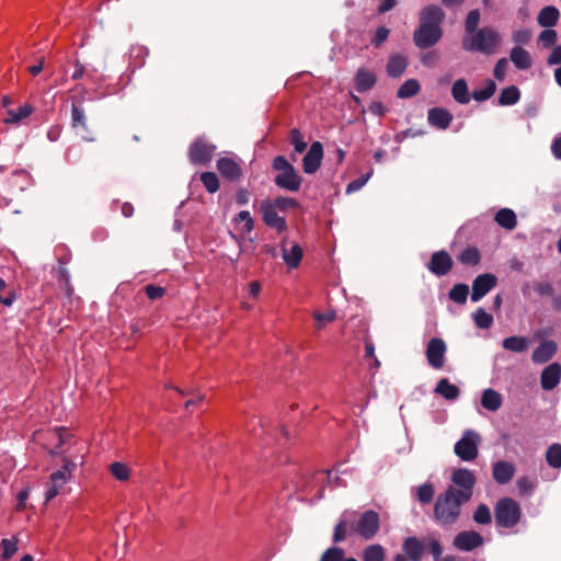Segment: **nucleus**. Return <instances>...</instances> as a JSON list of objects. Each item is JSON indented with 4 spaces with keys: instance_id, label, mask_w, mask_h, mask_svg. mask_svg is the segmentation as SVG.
<instances>
[{
    "instance_id": "69168bd1",
    "label": "nucleus",
    "mask_w": 561,
    "mask_h": 561,
    "mask_svg": "<svg viewBox=\"0 0 561 561\" xmlns=\"http://www.w3.org/2000/svg\"><path fill=\"white\" fill-rule=\"evenodd\" d=\"M512 39L516 44H527L531 39V32L527 28L517 30L513 33Z\"/></svg>"
},
{
    "instance_id": "4468645a",
    "label": "nucleus",
    "mask_w": 561,
    "mask_h": 561,
    "mask_svg": "<svg viewBox=\"0 0 561 561\" xmlns=\"http://www.w3.org/2000/svg\"><path fill=\"white\" fill-rule=\"evenodd\" d=\"M260 210L262 214V219L266 226L276 229L279 233L287 230L285 218L278 216L277 208L274 207L271 201H262Z\"/></svg>"
},
{
    "instance_id": "4c0bfd02",
    "label": "nucleus",
    "mask_w": 561,
    "mask_h": 561,
    "mask_svg": "<svg viewBox=\"0 0 561 561\" xmlns=\"http://www.w3.org/2000/svg\"><path fill=\"white\" fill-rule=\"evenodd\" d=\"M457 259L461 264L476 266L481 262V253L476 247H467L460 252Z\"/></svg>"
},
{
    "instance_id": "09e8293b",
    "label": "nucleus",
    "mask_w": 561,
    "mask_h": 561,
    "mask_svg": "<svg viewBox=\"0 0 561 561\" xmlns=\"http://www.w3.org/2000/svg\"><path fill=\"white\" fill-rule=\"evenodd\" d=\"M435 494V490L432 483H424L417 489V500L422 504H428L433 501Z\"/></svg>"
},
{
    "instance_id": "6e6d98bb",
    "label": "nucleus",
    "mask_w": 561,
    "mask_h": 561,
    "mask_svg": "<svg viewBox=\"0 0 561 561\" xmlns=\"http://www.w3.org/2000/svg\"><path fill=\"white\" fill-rule=\"evenodd\" d=\"M344 550L340 547L328 548L321 556L320 561H343Z\"/></svg>"
},
{
    "instance_id": "a878e982",
    "label": "nucleus",
    "mask_w": 561,
    "mask_h": 561,
    "mask_svg": "<svg viewBox=\"0 0 561 561\" xmlns=\"http://www.w3.org/2000/svg\"><path fill=\"white\" fill-rule=\"evenodd\" d=\"M286 239H283L280 242L283 260L289 268H296L301 262L304 255L302 249L298 243H294L288 250L286 248Z\"/></svg>"
},
{
    "instance_id": "603ef678",
    "label": "nucleus",
    "mask_w": 561,
    "mask_h": 561,
    "mask_svg": "<svg viewBox=\"0 0 561 561\" xmlns=\"http://www.w3.org/2000/svg\"><path fill=\"white\" fill-rule=\"evenodd\" d=\"M58 278L60 282H64L67 295L71 296L73 288L70 283V274L68 268L65 266V262L61 259H59Z\"/></svg>"
},
{
    "instance_id": "5fc2aeb1",
    "label": "nucleus",
    "mask_w": 561,
    "mask_h": 561,
    "mask_svg": "<svg viewBox=\"0 0 561 561\" xmlns=\"http://www.w3.org/2000/svg\"><path fill=\"white\" fill-rule=\"evenodd\" d=\"M110 472L119 481H126L129 478V469L123 462L111 463Z\"/></svg>"
},
{
    "instance_id": "0eeeda50",
    "label": "nucleus",
    "mask_w": 561,
    "mask_h": 561,
    "mask_svg": "<svg viewBox=\"0 0 561 561\" xmlns=\"http://www.w3.org/2000/svg\"><path fill=\"white\" fill-rule=\"evenodd\" d=\"M216 146L207 139L196 138L188 148V159L193 164L206 165L211 161Z\"/></svg>"
},
{
    "instance_id": "774afa93",
    "label": "nucleus",
    "mask_w": 561,
    "mask_h": 561,
    "mask_svg": "<svg viewBox=\"0 0 561 561\" xmlns=\"http://www.w3.org/2000/svg\"><path fill=\"white\" fill-rule=\"evenodd\" d=\"M390 34V30L386 26H379L377 27L375 32V37L373 38L371 43L378 47L382 43H385Z\"/></svg>"
},
{
    "instance_id": "393cba45",
    "label": "nucleus",
    "mask_w": 561,
    "mask_h": 561,
    "mask_svg": "<svg viewBox=\"0 0 561 561\" xmlns=\"http://www.w3.org/2000/svg\"><path fill=\"white\" fill-rule=\"evenodd\" d=\"M76 467L77 465L73 461L65 457L61 469L50 474V484L60 490L70 479L72 471L76 469Z\"/></svg>"
},
{
    "instance_id": "4be33fe9",
    "label": "nucleus",
    "mask_w": 561,
    "mask_h": 561,
    "mask_svg": "<svg viewBox=\"0 0 561 561\" xmlns=\"http://www.w3.org/2000/svg\"><path fill=\"white\" fill-rule=\"evenodd\" d=\"M514 463L505 460H500L493 463L492 477L499 484H507L515 474Z\"/></svg>"
},
{
    "instance_id": "bb28decb",
    "label": "nucleus",
    "mask_w": 561,
    "mask_h": 561,
    "mask_svg": "<svg viewBox=\"0 0 561 561\" xmlns=\"http://www.w3.org/2000/svg\"><path fill=\"white\" fill-rule=\"evenodd\" d=\"M408 67V58L402 54H393L389 57L386 71L391 78L401 77Z\"/></svg>"
},
{
    "instance_id": "680f3d73",
    "label": "nucleus",
    "mask_w": 561,
    "mask_h": 561,
    "mask_svg": "<svg viewBox=\"0 0 561 561\" xmlns=\"http://www.w3.org/2000/svg\"><path fill=\"white\" fill-rule=\"evenodd\" d=\"M371 172L360 175L358 179L350 182L346 186V193H354L359 191L369 180Z\"/></svg>"
},
{
    "instance_id": "a18cd8bd",
    "label": "nucleus",
    "mask_w": 561,
    "mask_h": 561,
    "mask_svg": "<svg viewBox=\"0 0 561 561\" xmlns=\"http://www.w3.org/2000/svg\"><path fill=\"white\" fill-rule=\"evenodd\" d=\"M481 14L478 9H473L469 11L465 20V33L469 35L476 31H478V25L480 23Z\"/></svg>"
},
{
    "instance_id": "338daca9",
    "label": "nucleus",
    "mask_w": 561,
    "mask_h": 561,
    "mask_svg": "<svg viewBox=\"0 0 561 561\" xmlns=\"http://www.w3.org/2000/svg\"><path fill=\"white\" fill-rule=\"evenodd\" d=\"M335 319V312L331 311L328 313H316L314 316V327L317 329H322L325 323L331 322Z\"/></svg>"
},
{
    "instance_id": "423d86ee",
    "label": "nucleus",
    "mask_w": 561,
    "mask_h": 561,
    "mask_svg": "<svg viewBox=\"0 0 561 561\" xmlns=\"http://www.w3.org/2000/svg\"><path fill=\"white\" fill-rule=\"evenodd\" d=\"M354 533L358 534L365 540L373 539L380 529V516L374 510L364 512L354 524Z\"/></svg>"
},
{
    "instance_id": "49530a36",
    "label": "nucleus",
    "mask_w": 561,
    "mask_h": 561,
    "mask_svg": "<svg viewBox=\"0 0 561 561\" xmlns=\"http://www.w3.org/2000/svg\"><path fill=\"white\" fill-rule=\"evenodd\" d=\"M496 91V84L493 80H488L486 85L481 90H474L472 98L478 102L489 100Z\"/></svg>"
},
{
    "instance_id": "37998d69",
    "label": "nucleus",
    "mask_w": 561,
    "mask_h": 561,
    "mask_svg": "<svg viewBox=\"0 0 561 561\" xmlns=\"http://www.w3.org/2000/svg\"><path fill=\"white\" fill-rule=\"evenodd\" d=\"M474 324L479 329H489L493 324V316L488 313L483 308H478L472 314Z\"/></svg>"
},
{
    "instance_id": "bf43d9fd",
    "label": "nucleus",
    "mask_w": 561,
    "mask_h": 561,
    "mask_svg": "<svg viewBox=\"0 0 561 561\" xmlns=\"http://www.w3.org/2000/svg\"><path fill=\"white\" fill-rule=\"evenodd\" d=\"M516 485L520 494H529L534 491L536 483L528 477L524 476L517 479Z\"/></svg>"
},
{
    "instance_id": "20e7f679",
    "label": "nucleus",
    "mask_w": 561,
    "mask_h": 561,
    "mask_svg": "<svg viewBox=\"0 0 561 561\" xmlns=\"http://www.w3.org/2000/svg\"><path fill=\"white\" fill-rule=\"evenodd\" d=\"M494 516L499 527L512 528L522 518L520 505L512 497H502L495 504Z\"/></svg>"
},
{
    "instance_id": "a19ab883",
    "label": "nucleus",
    "mask_w": 561,
    "mask_h": 561,
    "mask_svg": "<svg viewBox=\"0 0 561 561\" xmlns=\"http://www.w3.org/2000/svg\"><path fill=\"white\" fill-rule=\"evenodd\" d=\"M469 295V286L466 284H456L449 290V299L459 305L467 302Z\"/></svg>"
},
{
    "instance_id": "f704fd0d",
    "label": "nucleus",
    "mask_w": 561,
    "mask_h": 561,
    "mask_svg": "<svg viewBox=\"0 0 561 561\" xmlns=\"http://www.w3.org/2000/svg\"><path fill=\"white\" fill-rule=\"evenodd\" d=\"M495 221L502 228L513 230L517 225L515 213L510 208H502L495 214Z\"/></svg>"
},
{
    "instance_id": "ea45409f",
    "label": "nucleus",
    "mask_w": 561,
    "mask_h": 561,
    "mask_svg": "<svg viewBox=\"0 0 561 561\" xmlns=\"http://www.w3.org/2000/svg\"><path fill=\"white\" fill-rule=\"evenodd\" d=\"M547 463L554 469L561 468V444L554 443L546 451Z\"/></svg>"
},
{
    "instance_id": "e2e57ef3",
    "label": "nucleus",
    "mask_w": 561,
    "mask_h": 561,
    "mask_svg": "<svg viewBox=\"0 0 561 561\" xmlns=\"http://www.w3.org/2000/svg\"><path fill=\"white\" fill-rule=\"evenodd\" d=\"M507 67H508V60L505 57L500 58L496 61L494 69H493L494 78L500 81H503L506 76Z\"/></svg>"
},
{
    "instance_id": "72a5a7b5",
    "label": "nucleus",
    "mask_w": 561,
    "mask_h": 561,
    "mask_svg": "<svg viewBox=\"0 0 561 561\" xmlns=\"http://www.w3.org/2000/svg\"><path fill=\"white\" fill-rule=\"evenodd\" d=\"M502 345L507 351L524 353L529 347V340L526 336L513 335L504 339Z\"/></svg>"
},
{
    "instance_id": "39448f33",
    "label": "nucleus",
    "mask_w": 561,
    "mask_h": 561,
    "mask_svg": "<svg viewBox=\"0 0 561 561\" xmlns=\"http://www.w3.org/2000/svg\"><path fill=\"white\" fill-rule=\"evenodd\" d=\"M480 435L472 431H465L462 437L455 445V454L463 461H472L478 456Z\"/></svg>"
},
{
    "instance_id": "4d7b16f0",
    "label": "nucleus",
    "mask_w": 561,
    "mask_h": 561,
    "mask_svg": "<svg viewBox=\"0 0 561 561\" xmlns=\"http://www.w3.org/2000/svg\"><path fill=\"white\" fill-rule=\"evenodd\" d=\"M236 222H244L243 229L245 232H251L254 229V220L251 217L250 211L241 210L234 217Z\"/></svg>"
},
{
    "instance_id": "864d4df0",
    "label": "nucleus",
    "mask_w": 561,
    "mask_h": 561,
    "mask_svg": "<svg viewBox=\"0 0 561 561\" xmlns=\"http://www.w3.org/2000/svg\"><path fill=\"white\" fill-rule=\"evenodd\" d=\"M272 204L280 211H287L291 208L298 207V202L293 197L277 196Z\"/></svg>"
},
{
    "instance_id": "5701e85b",
    "label": "nucleus",
    "mask_w": 561,
    "mask_h": 561,
    "mask_svg": "<svg viewBox=\"0 0 561 561\" xmlns=\"http://www.w3.org/2000/svg\"><path fill=\"white\" fill-rule=\"evenodd\" d=\"M557 343L552 340L543 341L536 347L531 354V359L536 364L549 362L557 353Z\"/></svg>"
},
{
    "instance_id": "c9c22d12",
    "label": "nucleus",
    "mask_w": 561,
    "mask_h": 561,
    "mask_svg": "<svg viewBox=\"0 0 561 561\" xmlns=\"http://www.w3.org/2000/svg\"><path fill=\"white\" fill-rule=\"evenodd\" d=\"M435 392L444 397L446 400H456L460 393L459 388L450 383L447 378H443L438 381Z\"/></svg>"
},
{
    "instance_id": "dca6fc26",
    "label": "nucleus",
    "mask_w": 561,
    "mask_h": 561,
    "mask_svg": "<svg viewBox=\"0 0 561 561\" xmlns=\"http://www.w3.org/2000/svg\"><path fill=\"white\" fill-rule=\"evenodd\" d=\"M460 551H472L483 545V537L474 530H465L457 534L453 541Z\"/></svg>"
},
{
    "instance_id": "3c124183",
    "label": "nucleus",
    "mask_w": 561,
    "mask_h": 561,
    "mask_svg": "<svg viewBox=\"0 0 561 561\" xmlns=\"http://www.w3.org/2000/svg\"><path fill=\"white\" fill-rule=\"evenodd\" d=\"M18 541L19 540L15 537L1 540V547L3 549V552L1 556L2 560H9L10 558H12L14 556V553L18 550Z\"/></svg>"
},
{
    "instance_id": "9d476101",
    "label": "nucleus",
    "mask_w": 561,
    "mask_h": 561,
    "mask_svg": "<svg viewBox=\"0 0 561 561\" xmlns=\"http://www.w3.org/2000/svg\"><path fill=\"white\" fill-rule=\"evenodd\" d=\"M71 127L81 131V137L83 140L89 142L96 140L93 130L88 126L84 108L76 102H72L71 104Z\"/></svg>"
},
{
    "instance_id": "c756f323",
    "label": "nucleus",
    "mask_w": 561,
    "mask_h": 561,
    "mask_svg": "<svg viewBox=\"0 0 561 561\" xmlns=\"http://www.w3.org/2000/svg\"><path fill=\"white\" fill-rule=\"evenodd\" d=\"M510 59L519 70H526L531 67V58L529 53L520 46L512 48Z\"/></svg>"
},
{
    "instance_id": "aec40b11",
    "label": "nucleus",
    "mask_w": 561,
    "mask_h": 561,
    "mask_svg": "<svg viewBox=\"0 0 561 561\" xmlns=\"http://www.w3.org/2000/svg\"><path fill=\"white\" fill-rule=\"evenodd\" d=\"M454 119L453 114L445 107H432L427 112L428 124L438 129H447Z\"/></svg>"
},
{
    "instance_id": "f03ea898",
    "label": "nucleus",
    "mask_w": 561,
    "mask_h": 561,
    "mask_svg": "<svg viewBox=\"0 0 561 561\" xmlns=\"http://www.w3.org/2000/svg\"><path fill=\"white\" fill-rule=\"evenodd\" d=\"M500 44V34L490 26L481 27L469 35H465L461 42L466 51H479L483 55L494 54Z\"/></svg>"
},
{
    "instance_id": "9b49d317",
    "label": "nucleus",
    "mask_w": 561,
    "mask_h": 561,
    "mask_svg": "<svg viewBox=\"0 0 561 561\" xmlns=\"http://www.w3.org/2000/svg\"><path fill=\"white\" fill-rule=\"evenodd\" d=\"M446 350L447 346L443 339H431L427 343L425 351V356L428 365L435 369L443 368L445 364Z\"/></svg>"
},
{
    "instance_id": "7ed1b4c3",
    "label": "nucleus",
    "mask_w": 561,
    "mask_h": 561,
    "mask_svg": "<svg viewBox=\"0 0 561 561\" xmlns=\"http://www.w3.org/2000/svg\"><path fill=\"white\" fill-rule=\"evenodd\" d=\"M272 168L278 172L274 178V183L277 187L289 192H298L300 190L302 178L284 156H276L272 161Z\"/></svg>"
},
{
    "instance_id": "2eb2a0df",
    "label": "nucleus",
    "mask_w": 561,
    "mask_h": 561,
    "mask_svg": "<svg viewBox=\"0 0 561 561\" xmlns=\"http://www.w3.org/2000/svg\"><path fill=\"white\" fill-rule=\"evenodd\" d=\"M323 159V146L320 141H313L302 158V169L307 174L316 173Z\"/></svg>"
},
{
    "instance_id": "c03bdc74",
    "label": "nucleus",
    "mask_w": 561,
    "mask_h": 561,
    "mask_svg": "<svg viewBox=\"0 0 561 561\" xmlns=\"http://www.w3.org/2000/svg\"><path fill=\"white\" fill-rule=\"evenodd\" d=\"M385 549L380 545L368 546L363 552V561H383Z\"/></svg>"
},
{
    "instance_id": "8fccbe9b",
    "label": "nucleus",
    "mask_w": 561,
    "mask_h": 561,
    "mask_svg": "<svg viewBox=\"0 0 561 561\" xmlns=\"http://www.w3.org/2000/svg\"><path fill=\"white\" fill-rule=\"evenodd\" d=\"M290 144L294 146L295 151L298 153L304 152L307 149V142L305 141L299 129L294 128L289 133Z\"/></svg>"
},
{
    "instance_id": "2f4dec72",
    "label": "nucleus",
    "mask_w": 561,
    "mask_h": 561,
    "mask_svg": "<svg viewBox=\"0 0 561 561\" xmlns=\"http://www.w3.org/2000/svg\"><path fill=\"white\" fill-rule=\"evenodd\" d=\"M34 112V107L25 103L15 110H7V116L3 118L4 124H19L22 119L28 117Z\"/></svg>"
},
{
    "instance_id": "13d9d810",
    "label": "nucleus",
    "mask_w": 561,
    "mask_h": 561,
    "mask_svg": "<svg viewBox=\"0 0 561 561\" xmlns=\"http://www.w3.org/2000/svg\"><path fill=\"white\" fill-rule=\"evenodd\" d=\"M144 290L147 295V297L150 299V300H157V299H160L164 296L165 294V288L161 287V286H157L154 284H147L145 287H144Z\"/></svg>"
},
{
    "instance_id": "de8ad7c7",
    "label": "nucleus",
    "mask_w": 561,
    "mask_h": 561,
    "mask_svg": "<svg viewBox=\"0 0 561 561\" xmlns=\"http://www.w3.org/2000/svg\"><path fill=\"white\" fill-rule=\"evenodd\" d=\"M473 520L480 525H488L492 522V515L486 504L478 505L473 513Z\"/></svg>"
},
{
    "instance_id": "1a4fd4ad",
    "label": "nucleus",
    "mask_w": 561,
    "mask_h": 561,
    "mask_svg": "<svg viewBox=\"0 0 561 561\" xmlns=\"http://www.w3.org/2000/svg\"><path fill=\"white\" fill-rule=\"evenodd\" d=\"M443 37L442 27H433L430 25L419 26L413 32V42L420 49H427L435 46Z\"/></svg>"
},
{
    "instance_id": "f257e3e1",
    "label": "nucleus",
    "mask_w": 561,
    "mask_h": 561,
    "mask_svg": "<svg viewBox=\"0 0 561 561\" xmlns=\"http://www.w3.org/2000/svg\"><path fill=\"white\" fill-rule=\"evenodd\" d=\"M468 500L459 497L450 485L444 493L437 495L434 503V518L440 526L454 525L461 515V507Z\"/></svg>"
},
{
    "instance_id": "052dcab7",
    "label": "nucleus",
    "mask_w": 561,
    "mask_h": 561,
    "mask_svg": "<svg viewBox=\"0 0 561 561\" xmlns=\"http://www.w3.org/2000/svg\"><path fill=\"white\" fill-rule=\"evenodd\" d=\"M539 42L545 47L553 46L556 44V42H557V32L554 30H551V27H549L547 30H543L539 34Z\"/></svg>"
},
{
    "instance_id": "f3484780",
    "label": "nucleus",
    "mask_w": 561,
    "mask_h": 561,
    "mask_svg": "<svg viewBox=\"0 0 561 561\" xmlns=\"http://www.w3.org/2000/svg\"><path fill=\"white\" fill-rule=\"evenodd\" d=\"M216 167L219 173L230 182H238L243 175L241 165L232 158L218 159Z\"/></svg>"
},
{
    "instance_id": "412c9836",
    "label": "nucleus",
    "mask_w": 561,
    "mask_h": 561,
    "mask_svg": "<svg viewBox=\"0 0 561 561\" xmlns=\"http://www.w3.org/2000/svg\"><path fill=\"white\" fill-rule=\"evenodd\" d=\"M561 379V365L552 363L548 365L541 373L540 385L543 390H553Z\"/></svg>"
},
{
    "instance_id": "473e14b6",
    "label": "nucleus",
    "mask_w": 561,
    "mask_h": 561,
    "mask_svg": "<svg viewBox=\"0 0 561 561\" xmlns=\"http://www.w3.org/2000/svg\"><path fill=\"white\" fill-rule=\"evenodd\" d=\"M451 96L459 104H468L470 102V94L468 84L465 79H457L451 87Z\"/></svg>"
},
{
    "instance_id": "ddd939ff",
    "label": "nucleus",
    "mask_w": 561,
    "mask_h": 561,
    "mask_svg": "<svg viewBox=\"0 0 561 561\" xmlns=\"http://www.w3.org/2000/svg\"><path fill=\"white\" fill-rule=\"evenodd\" d=\"M497 285V277L491 273L478 275L472 282L471 300L473 302L480 301Z\"/></svg>"
},
{
    "instance_id": "f8f14e48",
    "label": "nucleus",
    "mask_w": 561,
    "mask_h": 561,
    "mask_svg": "<svg viewBox=\"0 0 561 561\" xmlns=\"http://www.w3.org/2000/svg\"><path fill=\"white\" fill-rule=\"evenodd\" d=\"M454 266V261L446 250L436 251L427 263L428 271L437 277L446 276Z\"/></svg>"
},
{
    "instance_id": "58836bf2",
    "label": "nucleus",
    "mask_w": 561,
    "mask_h": 561,
    "mask_svg": "<svg viewBox=\"0 0 561 561\" xmlns=\"http://www.w3.org/2000/svg\"><path fill=\"white\" fill-rule=\"evenodd\" d=\"M420 83L416 79H408L404 81L397 91V98L409 99L416 95L420 92Z\"/></svg>"
},
{
    "instance_id": "79ce46f5",
    "label": "nucleus",
    "mask_w": 561,
    "mask_h": 561,
    "mask_svg": "<svg viewBox=\"0 0 561 561\" xmlns=\"http://www.w3.org/2000/svg\"><path fill=\"white\" fill-rule=\"evenodd\" d=\"M201 182L210 194L216 193L220 187V182L215 172L206 171L201 174Z\"/></svg>"
},
{
    "instance_id": "cd10ccee",
    "label": "nucleus",
    "mask_w": 561,
    "mask_h": 561,
    "mask_svg": "<svg viewBox=\"0 0 561 561\" xmlns=\"http://www.w3.org/2000/svg\"><path fill=\"white\" fill-rule=\"evenodd\" d=\"M402 549L411 561H421L423 558L424 546L417 537L405 538Z\"/></svg>"
},
{
    "instance_id": "6ab92c4d",
    "label": "nucleus",
    "mask_w": 561,
    "mask_h": 561,
    "mask_svg": "<svg viewBox=\"0 0 561 561\" xmlns=\"http://www.w3.org/2000/svg\"><path fill=\"white\" fill-rule=\"evenodd\" d=\"M445 19V12L437 4L425 5L419 15L420 24L430 25L433 27H442Z\"/></svg>"
},
{
    "instance_id": "0e129e2a",
    "label": "nucleus",
    "mask_w": 561,
    "mask_h": 561,
    "mask_svg": "<svg viewBox=\"0 0 561 561\" xmlns=\"http://www.w3.org/2000/svg\"><path fill=\"white\" fill-rule=\"evenodd\" d=\"M534 289L539 296H553L554 288L549 282H535Z\"/></svg>"
},
{
    "instance_id": "c85d7f7f",
    "label": "nucleus",
    "mask_w": 561,
    "mask_h": 561,
    "mask_svg": "<svg viewBox=\"0 0 561 561\" xmlns=\"http://www.w3.org/2000/svg\"><path fill=\"white\" fill-rule=\"evenodd\" d=\"M560 18V12L554 5H547L542 8L537 16V22L541 27L554 26Z\"/></svg>"
},
{
    "instance_id": "7c9ffc66",
    "label": "nucleus",
    "mask_w": 561,
    "mask_h": 561,
    "mask_svg": "<svg viewBox=\"0 0 561 561\" xmlns=\"http://www.w3.org/2000/svg\"><path fill=\"white\" fill-rule=\"evenodd\" d=\"M502 402V396L497 391L493 389H486L483 391L481 397V405L485 410L495 412L501 408Z\"/></svg>"
},
{
    "instance_id": "a211bd4d",
    "label": "nucleus",
    "mask_w": 561,
    "mask_h": 561,
    "mask_svg": "<svg viewBox=\"0 0 561 561\" xmlns=\"http://www.w3.org/2000/svg\"><path fill=\"white\" fill-rule=\"evenodd\" d=\"M354 515H355V513H350L347 511H345L341 515L339 523L335 525L334 530H333L332 541L334 543H340V542L346 540L348 535H351L354 531V527H355L354 522H353Z\"/></svg>"
},
{
    "instance_id": "e433bc0d",
    "label": "nucleus",
    "mask_w": 561,
    "mask_h": 561,
    "mask_svg": "<svg viewBox=\"0 0 561 561\" xmlns=\"http://www.w3.org/2000/svg\"><path fill=\"white\" fill-rule=\"evenodd\" d=\"M520 99V91L516 85H508L504 88L499 96V104L501 106H510L516 104Z\"/></svg>"
},
{
    "instance_id": "b1692460",
    "label": "nucleus",
    "mask_w": 561,
    "mask_h": 561,
    "mask_svg": "<svg viewBox=\"0 0 561 561\" xmlns=\"http://www.w3.org/2000/svg\"><path fill=\"white\" fill-rule=\"evenodd\" d=\"M377 82L376 75L366 68H359L354 77L355 90L359 93H364L371 90Z\"/></svg>"
},
{
    "instance_id": "6e6552de",
    "label": "nucleus",
    "mask_w": 561,
    "mask_h": 561,
    "mask_svg": "<svg viewBox=\"0 0 561 561\" xmlns=\"http://www.w3.org/2000/svg\"><path fill=\"white\" fill-rule=\"evenodd\" d=\"M451 481L458 486H454L455 493H457L459 497L470 501L477 481L473 472L466 468L457 469L451 474Z\"/></svg>"
}]
</instances>
